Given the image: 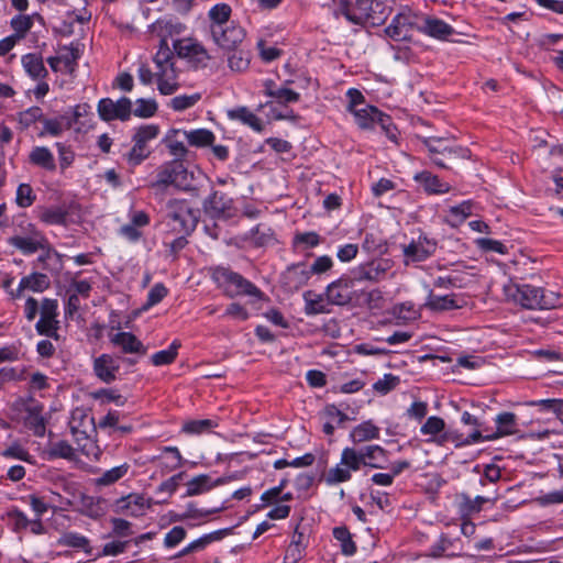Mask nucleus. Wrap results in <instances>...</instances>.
<instances>
[{
    "mask_svg": "<svg viewBox=\"0 0 563 563\" xmlns=\"http://www.w3.org/2000/svg\"><path fill=\"white\" fill-rule=\"evenodd\" d=\"M333 13L336 18L344 16L353 24L378 25L388 16V8L378 0H333Z\"/></svg>",
    "mask_w": 563,
    "mask_h": 563,
    "instance_id": "f257e3e1",
    "label": "nucleus"
},
{
    "mask_svg": "<svg viewBox=\"0 0 563 563\" xmlns=\"http://www.w3.org/2000/svg\"><path fill=\"white\" fill-rule=\"evenodd\" d=\"M506 297L526 309H555L563 305L559 292L534 287L509 283L504 286Z\"/></svg>",
    "mask_w": 563,
    "mask_h": 563,
    "instance_id": "f03ea898",
    "label": "nucleus"
},
{
    "mask_svg": "<svg viewBox=\"0 0 563 563\" xmlns=\"http://www.w3.org/2000/svg\"><path fill=\"white\" fill-rule=\"evenodd\" d=\"M69 429L82 454L87 457L98 460L101 451L90 439V433L95 431L93 417L87 413L84 409L76 408L71 411Z\"/></svg>",
    "mask_w": 563,
    "mask_h": 563,
    "instance_id": "7ed1b4c3",
    "label": "nucleus"
},
{
    "mask_svg": "<svg viewBox=\"0 0 563 563\" xmlns=\"http://www.w3.org/2000/svg\"><path fill=\"white\" fill-rule=\"evenodd\" d=\"M154 63L156 65L155 76L158 90L163 95L174 93L179 87L178 74L175 68L173 52L165 40L159 43Z\"/></svg>",
    "mask_w": 563,
    "mask_h": 563,
    "instance_id": "20e7f679",
    "label": "nucleus"
},
{
    "mask_svg": "<svg viewBox=\"0 0 563 563\" xmlns=\"http://www.w3.org/2000/svg\"><path fill=\"white\" fill-rule=\"evenodd\" d=\"M212 277L219 287L224 290L225 295L231 298L236 296H250L255 299L263 298V292L254 284L229 268H216Z\"/></svg>",
    "mask_w": 563,
    "mask_h": 563,
    "instance_id": "39448f33",
    "label": "nucleus"
},
{
    "mask_svg": "<svg viewBox=\"0 0 563 563\" xmlns=\"http://www.w3.org/2000/svg\"><path fill=\"white\" fill-rule=\"evenodd\" d=\"M422 143L428 148L433 163L443 168L446 167L444 158L454 162L470 157V151L456 145L453 137L428 136L422 139Z\"/></svg>",
    "mask_w": 563,
    "mask_h": 563,
    "instance_id": "423d86ee",
    "label": "nucleus"
},
{
    "mask_svg": "<svg viewBox=\"0 0 563 563\" xmlns=\"http://www.w3.org/2000/svg\"><path fill=\"white\" fill-rule=\"evenodd\" d=\"M343 460L354 471H358L361 466L384 468V463L387 461V451L377 444L367 445L360 451L354 448H344Z\"/></svg>",
    "mask_w": 563,
    "mask_h": 563,
    "instance_id": "0eeeda50",
    "label": "nucleus"
},
{
    "mask_svg": "<svg viewBox=\"0 0 563 563\" xmlns=\"http://www.w3.org/2000/svg\"><path fill=\"white\" fill-rule=\"evenodd\" d=\"M159 134V128L155 124H145L136 129L133 135L134 145L126 154L130 165L141 164L151 154L148 142L155 140Z\"/></svg>",
    "mask_w": 563,
    "mask_h": 563,
    "instance_id": "6e6552de",
    "label": "nucleus"
},
{
    "mask_svg": "<svg viewBox=\"0 0 563 563\" xmlns=\"http://www.w3.org/2000/svg\"><path fill=\"white\" fill-rule=\"evenodd\" d=\"M192 174L181 162L174 161L159 167L154 186H175L183 190L191 187Z\"/></svg>",
    "mask_w": 563,
    "mask_h": 563,
    "instance_id": "1a4fd4ad",
    "label": "nucleus"
},
{
    "mask_svg": "<svg viewBox=\"0 0 563 563\" xmlns=\"http://www.w3.org/2000/svg\"><path fill=\"white\" fill-rule=\"evenodd\" d=\"M40 314V320L35 324L37 333L58 340V301L52 298H44L41 301Z\"/></svg>",
    "mask_w": 563,
    "mask_h": 563,
    "instance_id": "9d476101",
    "label": "nucleus"
},
{
    "mask_svg": "<svg viewBox=\"0 0 563 563\" xmlns=\"http://www.w3.org/2000/svg\"><path fill=\"white\" fill-rule=\"evenodd\" d=\"M420 20L421 16L412 14L410 10H404L393 19L386 33L396 41L406 40L412 30L419 31Z\"/></svg>",
    "mask_w": 563,
    "mask_h": 563,
    "instance_id": "9b49d317",
    "label": "nucleus"
},
{
    "mask_svg": "<svg viewBox=\"0 0 563 563\" xmlns=\"http://www.w3.org/2000/svg\"><path fill=\"white\" fill-rule=\"evenodd\" d=\"M98 113L103 121H125L132 113V102L126 97H122L118 101L103 98L98 102Z\"/></svg>",
    "mask_w": 563,
    "mask_h": 563,
    "instance_id": "f8f14e48",
    "label": "nucleus"
},
{
    "mask_svg": "<svg viewBox=\"0 0 563 563\" xmlns=\"http://www.w3.org/2000/svg\"><path fill=\"white\" fill-rule=\"evenodd\" d=\"M213 42L221 48L231 51L236 49L245 37V31L240 25L231 22L230 24L210 32Z\"/></svg>",
    "mask_w": 563,
    "mask_h": 563,
    "instance_id": "ddd939ff",
    "label": "nucleus"
},
{
    "mask_svg": "<svg viewBox=\"0 0 563 563\" xmlns=\"http://www.w3.org/2000/svg\"><path fill=\"white\" fill-rule=\"evenodd\" d=\"M176 54L188 59L195 66H205L210 59L205 47L191 38L177 40L173 44Z\"/></svg>",
    "mask_w": 563,
    "mask_h": 563,
    "instance_id": "4468645a",
    "label": "nucleus"
},
{
    "mask_svg": "<svg viewBox=\"0 0 563 563\" xmlns=\"http://www.w3.org/2000/svg\"><path fill=\"white\" fill-rule=\"evenodd\" d=\"M152 507V499H146L141 494H129L115 501L114 511L133 517L143 516Z\"/></svg>",
    "mask_w": 563,
    "mask_h": 563,
    "instance_id": "2eb2a0df",
    "label": "nucleus"
},
{
    "mask_svg": "<svg viewBox=\"0 0 563 563\" xmlns=\"http://www.w3.org/2000/svg\"><path fill=\"white\" fill-rule=\"evenodd\" d=\"M9 243L24 254H33L38 250H47L48 254L51 251L45 236L36 230H31L26 235H14L9 239Z\"/></svg>",
    "mask_w": 563,
    "mask_h": 563,
    "instance_id": "dca6fc26",
    "label": "nucleus"
},
{
    "mask_svg": "<svg viewBox=\"0 0 563 563\" xmlns=\"http://www.w3.org/2000/svg\"><path fill=\"white\" fill-rule=\"evenodd\" d=\"M351 113H353L356 124L361 129H372L375 124H379L383 129H386L389 123L388 115L369 104H364Z\"/></svg>",
    "mask_w": 563,
    "mask_h": 563,
    "instance_id": "f3484780",
    "label": "nucleus"
},
{
    "mask_svg": "<svg viewBox=\"0 0 563 563\" xmlns=\"http://www.w3.org/2000/svg\"><path fill=\"white\" fill-rule=\"evenodd\" d=\"M51 282L47 275L43 273H32L21 278L15 290H10L9 295L12 299H19L25 290L33 292H43L48 289Z\"/></svg>",
    "mask_w": 563,
    "mask_h": 563,
    "instance_id": "a211bd4d",
    "label": "nucleus"
},
{
    "mask_svg": "<svg viewBox=\"0 0 563 563\" xmlns=\"http://www.w3.org/2000/svg\"><path fill=\"white\" fill-rule=\"evenodd\" d=\"M419 32L440 41H445L455 33L450 24L441 19L429 15L421 16Z\"/></svg>",
    "mask_w": 563,
    "mask_h": 563,
    "instance_id": "6ab92c4d",
    "label": "nucleus"
},
{
    "mask_svg": "<svg viewBox=\"0 0 563 563\" xmlns=\"http://www.w3.org/2000/svg\"><path fill=\"white\" fill-rule=\"evenodd\" d=\"M203 209L213 218L231 217L233 200L224 192L214 191L205 200Z\"/></svg>",
    "mask_w": 563,
    "mask_h": 563,
    "instance_id": "aec40b11",
    "label": "nucleus"
},
{
    "mask_svg": "<svg viewBox=\"0 0 563 563\" xmlns=\"http://www.w3.org/2000/svg\"><path fill=\"white\" fill-rule=\"evenodd\" d=\"M389 268L390 264L387 260L373 261L355 268L353 279L358 282H379L385 277Z\"/></svg>",
    "mask_w": 563,
    "mask_h": 563,
    "instance_id": "412c9836",
    "label": "nucleus"
},
{
    "mask_svg": "<svg viewBox=\"0 0 563 563\" xmlns=\"http://www.w3.org/2000/svg\"><path fill=\"white\" fill-rule=\"evenodd\" d=\"M119 369V361L110 354H101L93 360V373L106 384H110L117 379Z\"/></svg>",
    "mask_w": 563,
    "mask_h": 563,
    "instance_id": "4be33fe9",
    "label": "nucleus"
},
{
    "mask_svg": "<svg viewBox=\"0 0 563 563\" xmlns=\"http://www.w3.org/2000/svg\"><path fill=\"white\" fill-rule=\"evenodd\" d=\"M352 279H339L331 283L325 290L327 299L332 305L343 306L352 300Z\"/></svg>",
    "mask_w": 563,
    "mask_h": 563,
    "instance_id": "5701e85b",
    "label": "nucleus"
},
{
    "mask_svg": "<svg viewBox=\"0 0 563 563\" xmlns=\"http://www.w3.org/2000/svg\"><path fill=\"white\" fill-rule=\"evenodd\" d=\"M423 307L429 309L430 311L442 312L453 309H460L463 307V303L455 295L439 296L433 294L432 290H430Z\"/></svg>",
    "mask_w": 563,
    "mask_h": 563,
    "instance_id": "b1692460",
    "label": "nucleus"
},
{
    "mask_svg": "<svg viewBox=\"0 0 563 563\" xmlns=\"http://www.w3.org/2000/svg\"><path fill=\"white\" fill-rule=\"evenodd\" d=\"M223 484H227L225 477H219L218 479L212 481L209 475L201 474V475L194 477L189 482H187V484H186L187 490H186L185 496L192 497V496L201 495L203 493L209 492L213 487L220 486Z\"/></svg>",
    "mask_w": 563,
    "mask_h": 563,
    "instance_id": "393cba45",
    "label": "nucleus"
},
{
    "mask_svg": "<svg viewBox=\"0 0 563 563\" xmlns=\"http://www.w3.org/2000/svg\"><path fill=\"white\" fill-rule=\"evenodd\" d=\"M437 244L427 239H419L418 242H412L404 249V254L407 260L412 262H421L428 258L435 252Z\"/></svg>",
    "mask_w": 563,
    "mask_h": 563,
    "instance_id": "a878e982",
    "label": "nucleus"
},
{
    "mask_svg": "<svg viewBox=\"0 0 563 563\" xmlns=\"http://www.w3.org/2000/svg\"><path fill=\"white\" fill-rule=\"evenodd\" d=\"M25 73L34 80H44L48 73L41 55L30 53L21 58Z\"/></svg>",
    "mask_w": 563,
    "mask_h": 563,
    "instance_id": "bb28decb",
    "label": "nucleus"
},
{
    "mask_svg": "<svg viewBox=\"0 0 563 563\" xmlns=\"http://www.w3.org/2000/svg\"><path fill=\"white\" fill-rule=\"evenodd\" d=\"M379 435L380 430L372 420L357 424L350 432V439L354 444L377 440Z\"/></svg>",
    "mask_w": 563,
    "mask_h": 563,
    "instance_id": "cd10ccee",
    "label": "nucleus"
},
{
    "mask_svg": "<svg viewBox=\"0 0 563 563\" xmlns=\"http://www.w3.org/2000/svg\"><path fill=\"white\" fill-rule=\"evenodd\" d=\"M167 217L178 222L179 227L187 228V222L194 218L186 200H169L167 203Z\"/></svg>",
    "mask_w": 563,
    "mask_h": 563,
    "instance_id": "c85d7f7f",
    "label": "nucleus"
},
{
    "mask_svg": "<svg viewBox=\"0 0 563 563\" xmlns=\"http://www.w3.org/2000/svg\"><path fill=\"white\" fill-rule=\"evenodd\" d=\"M110 341L120 346L124 353L145 354L146 352L142 342L130 332H118L110 338Z\"/></svg>",
    "mask_w": 563,
    "mask_h": 563,
    "instance_id": "c756f323",
    "label": "nucleus"
},
{
    "mask_svg": "<svg viewBox=\"0 0 563 563\" xmlns=\"http://www.w3.org/2000/svg\"><path fill=\"white\" fill-rule=\"evenodd\" d=\"M232 9L227 3H217L208 12L209 31L212 32L217 29L230 24Z\"/></svg>",
    "mask_w": 563,
    "mask_h": 563,
    "instance_id": "7c9ffc66",
    "label": "nucleus"
},
{
    "mask_svg": "<svg viewBox=\"0 0 563 563\" xmlns=\"http://www.w3.org/2000/svg\"><path fill=\"white\" fill-rule=\"evenodd\" d=\"M352 472H355L349 463L343 460V452L341 453L340 463L331 467L323 477L328 485H336L339 483L347 482L352 478Z\"/></svg>",
    "mask_w": 563,
    "mask_h": 563,
    "instance_id": "2f4dec72",
    "label": "nucleus"
},
{
    "mask_svg": "<svg viewBox=\"0 0 563 563\" xmlns=\"http://www.w3.org/2000/svg\"><path fill=\"white\" fill-rule=\"evenodd\" d=\"M311 274L305 264H297L287 269L284 275L285 284L290 289H299L309 280Z\"/></svg>",
    "mask_w": 563,
    "mask_h": 563,
    "instance_id": "473e14b6",
    "label": "nucleus"
},
{
    "mask_svg": "<svg viewBox=\"0 0 563 563\" xmlns=\"http://www.w3.org/2000/svg\"><path fill=\"white\" fill-rule=\"evenodd\" d=\"M415 179L429 194H445L450 190L448 183L441 181L438 176L432 175L430 172H421L415 176Z\"/></svg>",
    "mask_w": 563,
    "mask_h": 563,
    "instance_id": "72a5a7b5",
    "label": "nucleus"
},
{
    "mask_svg": "<svg viewBox=\"0 0 563 563\" xmlns=\"http://www.w3.org/2000/svg\"><path fill=\"white\" fill-rule=\"evenodd\" d=\"M79 44H70L58 49L57 55L63 64L64 71L73 74L77 67V60L81 56Z\"/></svg>",
    "mask_w": 563,
    "mask_h": 563,
    "instance_id": "f704fd0d",
    "label": "nucleus"
},
{
    "mask_svg": "<svg viewBox=\"0 0 563 563\" xmlns=\"http://www.w3.org/2000/svg\"><path fill=\"white\" fill-rule=\"evenodd\" d=\"M31 164L42 167L46 170L56 168L53 153L45 146H36L29 154Z\"/></svg>",
    "mask_w": 563,
    "mask_h": 563,
    "instance_id": "c9c22d12",
    "label": "nucleus"
},
{
    "mask_svg": "<svg viewBox=\"0 0 563 563\" xmlns=\"http://www.w3.org/2000/svg\"><path fill=\"white\" fill-rule=\"evenodd\" d=\"M228 115L232 120H239L242 123L249 125L256 132H262L264 130V124L262 120L256 117L252 111H250L246 107H240L228 112Z\"/></svg>",
    "mask_w": 563,
    "mask_h": 563,
    "instance_id": "e433bc0d",
    "label": "nucleus"
},
{
    "mask_svg": "<svg viewBox=\"0 0 563 563\" xmlns=\"http://www.w3.org/2000/svg\"><path fill=\"white\" fill-rule=\"evenodd\" d=\"M497 431L493 435H486L487 440H494L504 435L516 433V415L512 412H503L496 418Z\"/></svg>",
    "mask_w": 563,
    "mask_h": 563,
    "instance_id": "4c0bfd02",
    "label": "nucleus"
},
{
    "mask_svg": "<svg viewBox=\"0 0 563 563\" xmlns=\"http://www.w3.org/2000/svg\"><path fill=\"white\" fill-rule=\"evenodd\" d=\"M152 29L153 32L161 36V42L163 40L167 42V36L180 34L185 26L181 23L173 21L172 19H161L152 25Z\"/></svg>",
    "mask_w": 563,
    "mask_h": 563,
    "instance_id": "58836bf2",
    "label": "nucleus"
},
{
    "mask_svg": "<svg viewBox=\"0 0 563 563\" xmlns=\"http://www.w3.org/2000/svg\"><path fill=\"white\" fill-rule=\"evenodd\" d=\"M183 136L190 145L196 147L212 145L216 139L214 134L207 129L183 131Z\"/></svg>",
    "mask_w": 563,
    "mask_h": 563,
    "instance_id": "ea45409f",
    "label": "nucleus"
},
{
    "mask_svg": "<svg viewBox=\"0 0 563 563\" xmlns=\"http://www.w3.org/2000/svg\"><path fill=\"white\" fill-rule=\"evenodd\" d=\"M305 312L308 316L329 312L322 295L308 290L303 294Z\"/></svg>",
    "mask_w": 563,
    "mask_h": 563,
    "instance_id": "a19ab883",
    "label": "nucleus"
},
{
    "mask_svg": "<svg viewBox=\"0 0 563 563\" xmlns=\"http://www.w3.org/2000/svg\"><path fill=\"white\" fill-rule=\"evenodd\" d=\"M180 134L183 135L181 130H173L168 133V135L164 140L170 155L176 157L177 158L176 161H178V162H179V159L185 158L188 153V150L185 146L184 142L177 139V136Z\"/></svg>",
    "mask_w": 563,
    "mask_h": 563,
    "instance_id": "79ce46f5",
    "label": "nucleus"
},
{
    "mask_svg": "<svg viewBox=\"0 0 563 563\" xmlns=\"http://www.w3.org/2000/svg\"><path fill=\"white\" fill-rule=\"evenodd\" d=\"M58 543L64 547L81 549L88 554L91 553L89 540L85 536H81L77 532H65L58 540Z\"/></svg>",
    "mask_w": 563,
    "mask_h": 563,
    "instance_id": "37998d69",
    "label": "nucleus"
},
{
    "mask_svg": "<svg viewBox=\"0 0 563 563\" xmlns=\"http://www.w3.org/2000/svg\"><path fill=\"white\" fill-rule=\"evenodd\" d=\"M473 202L471 200L463 201L459 206L450 207L449 223L453 227L461 224L467 217L472 214Z\"/></svg>",
    "mask_w": 563,
    "mask_h": 563,
    "instance_id": "c03bdc74",
    "label": "nucleus"
},
{
    "mask_svg": "<svg viewBox=\"0 0 563 563\" xmlns=\"http://www.w3.org/2000/svg\"><path fill=\"white\" fill-rule=\"evenodd\" d=\"M218 427L217 421L211 419L190 420L183 424V432L187 434H202L210 432L213 428Z\"/></svg>",
    "mask_w": 563,
    "mask_h": 563,
    "instance_id": "a18cd8bd",
    "label": "nucleus"
},
{
    "mask_svg": "<svg viewBox=\"0 0 563 563\" xmlns=\"http://www.w3.org/2000/svg\"><path fill=\"white\" fill-rule=\"evenodd\" d=\"M68 212L60 207L44 209L40 219L46 224L66 225Z\"/></svg>",
    "mask_w": 563,
    "mask_h": 563,
    "instance_id": "49530a36",
    "label": "nucleus"
},
{
    "mask_svg": "<svg viewBox=\"0 0 563 563\" xmlns=\"http://www.w3.org/2000/svg\"><path fill=\"white\" fill-rule=\"evenodd\" d=\"M180 342L177 340L173 341L167 350H162L152 355V363L155 366L172 364L177 357Z\"/></svg>",
    "mask_w": 563,
    "mask_h": 563,
    "instance_id": "de8ad7c7",
    "label": "nucleus"
},
{
    "mask_svg": "<svg viewBox=\"0 0 563 563\" xmlns=\"http://www.w3.org/2000/svg\"><path fill=\"white\" fill-rule=\"evenodd\" d=\"M47 455L49 459H67L73 460L75 452L73 446L65 440H59L49 444L47 449Z\"/></svg>",
    "mask_w": 563,
    "mask_h": 563,
    "instance_id": "09e8293b",
    "label": "nucleus"
},
{
    "mask_svg": "<svg viewBox=\"0 0 563 563\" xmlns=\"http://www.w3.org/2000/svg\"><path fill=\"white\" fill-rule=\"evenodd\" d=\"M481 440H487L486 437H483L479 431H474L467 435V438L461 440L453 432H443V434L435 440V442L440 445H443L448 441H456L457 445H468L472 443H477Z\"/></svg>",
    "mask_w": 563,
    "mask_h": 563,
    "instance_id": "8fccbe9b",
    "label": "nucleus"
},
{
    "mask_svg": "<svg viewBox=\"0 0 563 563\" xmlns=\"http://www.w3.org/2000/svg\"><path fill=\"white\" fill-rule=\"evenodd\" d=\"M25 424L33 430L34 434L42 437L45 433V421L41 416V409L34 407L29 409L27 416L25 417Z\"/></svg>",
    "mask_w": 563,
    "mask_h": 563,
    "instance_id": "3c124183",
    "label": "nucleus"
},
{
    "mask_svg": "<svg viewBox=\"0 0 563 563\" xmlns=\"http://www.w3.org/2000/svg\"><path fill=\"white\" fill-rule=\"evenodd\" d=\"M130 466L124 463L122 465L115 466L107 472H104L99 478L96 479L97 485L108 486L111 485L119 479H121L128 473Z\"/></svg>",
    "mask_w": 563,
    "mask_h": 563,
    "instance_id": "603ef678",
    "label": "nucleus"
},
{
    "mask_svg": "<svg viewBox=\"0 0 563 563\" xmlns=\"http://www.w3.org/2000/svg\"><path fill=\"white\" fill-rule=\"evenodd\" d=\"M9 526L15 532H21L29 527L30 519L18 508H11L7 511Z\"/></svg>",
    "mask_w": 563,
    "mask_h": 563,
    "instance_id": "864d4df0",
    "label": "nucleus"
},
{
    "mask_svg": "<svg viewBox=\"0 0 563 563\" xmlns=\"http://www.w3.org/2000/svg\"><path fill=\"white\" fill-rule=\"evenodd\" d=\"M334 538L341 542L342 552L345 555H352L356 551L355 543L351 539L349 530L344 527H339L333 530Z\"/></svg>",
    "mask_w": 563,
    "mask_h": 563,
    "instance_id": "5fc2aeb1",
    "label": "nucleus"
},
{
    "mask_svg": "<svg viewBox=\"0 0 563 563\" xmlns=\"http://www.w3.org/2000/svg\"><path fill=\"white\" fill-rule=\"evenodd\" d=\"M221 510V508L203 510L199 509L195 504H188L185 511L177 516V520L185 521L189 519H203L212 514H217Z\"/></svg>",
    "mask_w": 563,
    "mask_h": 563,
    "instance_id": "6e6d98bb",
    "label": "nucleus"
},
{
    "mask_svg": "<svg viewBox=\"0 0 563 563\" xmlns=\"http://www.w3.org/2000/svg\"><path fill=\"white\" fill-rule=\"evenodd\" d=\"M42 122L43 130L40 132V136H44L46 134L58 136L65 129H69L71 126L70 122H67L66 125H64L62 119H43Z\"/></svg>",
    "mask_w": 563,
    "mask_h": 563,
    "instance_id": "4d7b16f0",
    "label": "nucleus"
},
{
    "mask_svg": "<svg viewBox=\"0 0 563 563\" xmlns=\"http://www.w3.org/2000/svg\"><path fill=\"white\" fill-rule=\"evenodd\" d=\"M445 422L442 418L432 416L427 419L424 424L421 427L420 431L424 435H439V438L443 434Z\"/></svg>",
    "mask_w": 563,
    "mask_h": 563,
    "instance_id": "13d9d810",
    "label": "nucleus"
},
{
    "mask_svg": "<svg viewBox=\"0 0 563 563\" xmlns=\"http://www.w3.org/2000/svg\"><path fill=\"white\" fill-rule=\"evenodd\" d=\"M157 111V103L154 99H137L133 114L140 118L153 117Z\"/></svg>",
    "mask_w": 563,
    "mask_h": 563,
    "instance_id": "bf43d9fd",
    "label": "nucleus"
},
{
    "mask_svg": "<svg viewBox=\"0 0 563 563\" xmlns=\"http://www.w3.org/2000/svg\"><path fill=\"white\" fill-rule=\"evenodd\" d=\"M1 455L4 456V457H9V459L21 460V461H24V462H27V463H32L33 462L32 461V456L30 455L27 450L24 449L19 443H13L10 446H8L5 450L2 451Z\"/></svg>",
    "mask_w": 563,
    "mask_h": 563,
    "instance_id": "052dcab7",
    "label": "nucleus"
},
{
    "mask_svg": "<svg viewBox=\"0 0 563 563\" xmlns=\"http://www.w3.org/2000/svg\"><path fill=\"white\" fill-rule=\"evenodd\" d=\"M35 200V195L29 184H21L16 190V203L21 208L30 207Z\"/></svg>",
    "mask_w": 563,
    "mask_h": 563,
    "instance_id": "680f3d73",
    "label": "nucleus"
},
{
    "mask_svg": "<svg viewBox=\"0 0 563 563\" xmlns=\"http://www.w3.org/2000/svg\"><path fill=\"white\" fill-rule=\"evenodd\" d=\"M234 53L229 56V67L234 71H243L249 67L250 59L247 54L242 51L233 49Z\"/></svg>",
    "mask_w": 563,
    "mask_h": 563,
    "instance_id": "e2e57ef3",
    "label": "nucleus"
},
{
    "mask_svg": "<svg viewBox=\"0 0 563 563\" xmlns=\"http://www.w3.org/2000/svg\"><path fill=\"white\" fill-rule=\"evenodd\" d=\"M200 99L199 93L190 95V96H177L170 100V106L176 111L186 110L196 104V102Z\"/></svg>",
    "mask_w": 563,
    "mask_h": 563,
    "instance_id": "0e129e2a",
    "label": "nucleus"
},
{
    "mask_svg": "<svg viewBox=\"0 0 563 563\" xmlns=\"http://www.w3.org/2000/svg\"><path fill=\"white\" fill-rule=\"evenodd\" d=\"M20 123L25 128H29L33 123L43 120V111L40 107H32L19 115Z\"/></svg>",
    "mask_w": 563,
    "mask_h": 563,
    "instance_id": "69168bd1",
    "label": "nucleus"
},
{
    "mask_svg": "<svg viewBox=\"0 0 563 563\" xmlns=\"http://www.w3.org/2000/svg\"><path fill=\"white\" fill-rule=\"evenodd\" d=\"M398 382H399L398 377H396L391 374H386L382 379H378L373 385V388L377 393L385 395V394L389 393L390 390H393L397 386Z\"/></svg>",
    "mask_w": 563,
    "mask_h": 563,
    "instance_id": "338daca9",
    "label": "nucleus"
},
{
    "mask_svg": "<svg viewBox=\"0 0 563 563\" xmlns=\"http://www.w3.org/2000/svg\"><path fill=\"white\" fill-rule=\"evenodd\" d=\"M32 25L33 22L29 15H18L11 20V27L14 30L15 34H19V37H23Z\"/></svg>",
    "mask_w": 563,
    "mask_h": 563,
    "instance_id": "774afa93",
    "label": "nucleus"
}]
</instances>
